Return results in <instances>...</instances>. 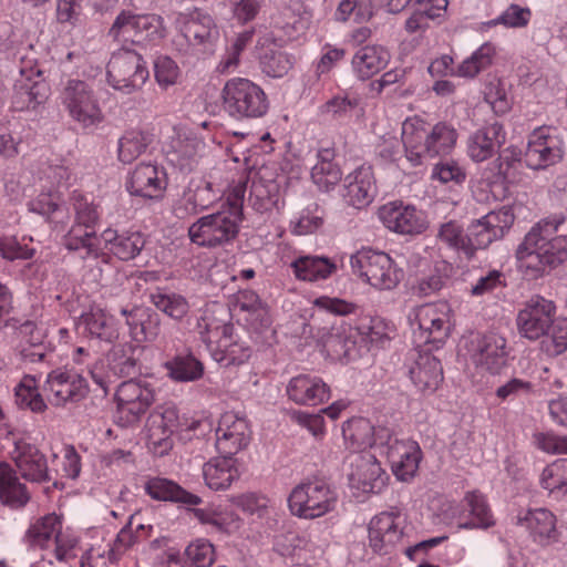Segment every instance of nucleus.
Returning <instances> with one entry per match:
<instances>
[{
    "label": "nucleus",
    "instance_id": "nucleus-1",
    "mask_svg": "<svg viewBox=\"0 0 567 567\" xmlns=\"http://www.w3.org/2000/svg\"><path fill=\"white\" fill-rule=\"evenodd\" d=\"M564 217H547L537 223L516 249L519 270L529 279H538L567 261V236L550 237Z\"/></svg>",
    "mask_w": 567,
    "mask_h": 567
},
{
    "label": "nucleus",
    "instance_id": "nucleus-2",
    "mask_svg": "<svg viewBox=\"0 0 567 567\" xmlns=\"http://www.w3.org/2000/svg\"><path fill=\"white\" fill-rule=\"evenodd\" d=\"M239 190H235V202L228 200L212 214L199 217L188 228V237L200 247H218L233 241L239 233L243 214L239 203Z\"/></svg>",
    "mask_w": 567,
    "mask_h": 567
},
{
    "label": "nucleus",
    "instance_id": "nucleus-3",
    "mask_svg": "<svg viewBox=\"0 0 567 567\" xmlns=\"http://www.w3.org/2000/svg\"><path fill=\"white\" fill-rule=\"evenodd\" d=\"M173 24L178 33L174 43L182 54L206 56L215 52L220 34L210 14L200 10L175 12Z\"/></svg>",
    "mask_w": 567,
    "mask_h": 567
},
{
    "label": "nucleus",
    "instance_id": "nucleus-4",
    "mask_svg": "<svg viewBox=\"0 0 567 567\" xmlns=\"http://www.w3.org/2000/svg\"><path fill=\"white\" fill-rule=\"evenodd\" d=\"M269 175L266 167L249 168L236 173L226 190L228 200L235 202V190H239L240 210L243 212L246 192L249 189L247 200L256 212L264 214L274 209L279 210L280 206L284 205L280 187Z\"/></svg>",
    "mask_w": 567,
    "mask_h": 567
},
{
    "label": "nucleus",
    "instance_id": "nucleus-5",
    "mask_svg": "<svg viewBox=\"0 0 567 567\" xmlns=\"http://www.w3.org/2000/svg\"><path fill=\"white\" fill-rule=\"evenodd\" d=\"M224 111L235 120L259 118L267 114L269 101L264 89L246 78H231L221 90Z\"/></svg>",
    "mask_w": 567,
    "mask_h": 567
},
{
    "label": "nucleus",
    "instance_id": "nucleus-6",
    "mask_svg": "<svg viewBox=\"0 0 567 567\" xmlns=\"http://www.w3.org/2000/svg\"><path fill=\"white\" fill-rule=\"evenodd\" d=\"M291 515L312 520L333 512L338 505V494L321 480L305 481L297 484L288 496Z\"/></svg>",
    "mask_w": 567,
    "mask_h": 567
},
{
    "label": "nucleus",
    "instance_id": "nucleus-7",
    "mask_svg": "<svg viewBox=\"0 0 567 567\" xmlns=\"http://www.w3.org/2000/svg\"><path fill=\"white\" fill-rule=\"evenodd\" d=\"M352 272L378 290H392L403 278V270L384 251L362 248L350 257Z\"/></svg>",
    "mask_w": 567,
    "mask_h": 567
},
{
    "label": "nucleus",
    "instance_id": "nucleus-8",
    "mask_svg": "<svg viewBox=\"0 0 567 567\" xmlns=\"http://www.w3.org/2000/svg\"><path fill=\"white\" fill-rule=\"evenodd\" d=\"M60 100L70 117L83 128L97 126L104 120L96 92L85 81L68 80L61 90Z\"/></svg>",
    "mask_w": 567,
    "mask_h": 567
},
{
    "label": "nucleus",
    "instance_id": "nucleus-9",
    "mask_svg": "<svg viewBox=\"0 0 567 567\" xmlns=\"http://www.w3.org/2000/svg\"><path fill=\"white\" fill-rule=\"evenodd\" d=\"M515 220L513 209L503 206L491 210L480 219L473 220L466 229L463 254L470 260L478 249H486L492 243L502 239Z\"/></svg>",
    "mask_w": 567,
    "mask_h": 567
},
{
    "label": "nucleus",
    "instance_id": "nucleus-10",
    "mask_svg": "<svg viewBox=\"0 0 567 567\" xmlns=\"http://www.w3.org/2000/svg\"><path fill=\"white\" fill-rule=\"evenodd\" d=\"M115 401V423L122 427L134 426L154 403L155 390L147 382L124 381L117 386Z\"/></svg>",
    "mask_w": 567,
    "mask_h": 567
},
{
    "label": "nucleus",
    "instance_id": "nucleus-11",
    "mask_svg": "<svg viewBox=\"0 0 567 567\" xmlns=\"http://www.w3.org/2000/svg\"><path fill=\"white\" fill-rule=\"evenodd\" d=\"M148 76L144 59L133 50L114 52L107 63V83L125 94L141 90Z\"/></svg>",
    "mask_w": 567,
    "mask_h": 567
},
{
    "label": "nucleus",
    "instance_id": "nucleus-12",
    "mask_svg": "<svg viewBox=\"0 0 567 567\" xmlns=\"http://www.w3.org/2000/svg\"><path fill=\"white\" fill-rule=\"evenodd\" d=\"M388 475L375 455L361 452L350 456L348 482L353 495L378 494L386 485Z\"/></svg>",
    "mask_w": 567,
    "mask_h": 567
},
{
    "label": "nucleus",
    "instance_id": "nucleus-13",
    "mask_svg": "<svg viewBox=\"0 0 567 567\" xmlns=\"http://www.w3.org/2000/svg\"><path fill=\"white\" fill-rule=\"evenodd\" d=\"M206 143L193 133L175 132L163 145L166 162L182 174L198 168L206 153Z\"/></svg>",
    "mask_w": 567,
    "mask_h": 567
},
{
    "label": "nucleus",
    "instance_id": "nucleus-14",
    "mask_svg": "<svg viewBox=\"0 0 567 567\" xmlns=\"http://www.w3.org/2000/svg\"><path fill=\"white\" fill-rule=\"evenodd\" d=\"M168 186L166 169L152 162L137 164L127 175L125 188L130 195L143 199L159 202Z\"/></svg>",
    "mask_w": 567,
    "mask_h": 567
},
{
    "label": "nucleus",
    "instance_id": "nucleus-15",
    "mask_svg": "<svg viewBox=\"0 0 567 567\" xmlns=\"http://www.w3.org/2000/svg\"><path fill=\"white\" fill-rule=\"evenodd\" d=\"M564 157V142L548 127H538L528 137L524 154L526 166L534 171L556 165Z\"/></svg>",
    "mask_w": 567,
    "mask_h": 567
},
{
    "label": "nucleus",
    "instance_id": "nucleus-16",
    "mask_svg": "<svg viewBox=\"0 0 567 567\" xmlns=\"http://www.w3.org/2000/svg\"><path fill=\"white\" fill-rule=\"evenodd\" d=\"M555 313L556 306L551 300L533 296L517 315L516 323L520 336L529 340L547 336Z\"/></svg>",
    "mask_w": 567,
    "mask_h": 567
},
{
    "label": "nucleus",
    "instance_id": "nucleus-17",
    "mask_svg": "<svg viewBox=\"0 0 567 567\" xmlns=\"http://www.w3.org/2000/svg\"><path fill=\"white\" fill-rule=\"evenodd\" d=\"M44 390L54 405L75 403L84 399L89 392L85 378L73 369L56 368L48 375Z\"/></svg>",
    "mask_w": 567,
    "mask_h": 567
},
{
    "label": "nucleus",
    "instance_id": "nucleus-18",
    "mask_svg": "<svg viewBox=\"0 0 567 567\" xmlns=\"http://www.w3.org/2000/svg\"><path fill=\"white\" fill-rule=\"evenodd\" d=\"M216 449L221 455H235L248 446L251 430L245 416L235 412L221 414L215 431Z\"/></svg>",
    "mask_w": 567,
    "mask_h": 567
},
{
    "label": "nucleus",
    "instance_id": "nucleus-19",
    "mask_svg": "<svg viewBox=\"0 0 567 567\" xmlns=\"http://www.w3.org/2000/svg\"><path fill=\"white\" fill-rule=\"evenodd\" d=\"M381 449L399 480L408 481L414 476L421 460V449L415 441L399 440L389 434Z\"/></svg>",
    "mask_w": 567,
    "mask_h": 567
},
{
    "label": "nucleus",
    "instance_id": "nucleus-20",
    "mask_svg": "<svg viewBox=\"0 0 567 567\" xmlns=\"http://www.w3.org/2000/svg\"><path fill=\"white\" fill-rule=\"evenodd\" d=\"M401 515L399 512H382L369 523V545L374 553L389 554L402 538Z\"/></svg>",
    "mask_w": 567,
    "mask_h": 567
},
{
    "label": "nucleus",
    "instance_id": "nucleus-21",
    "mask_svg": "<svg viewBox=\"0 0 567 567\" xmlns=\"http://www.w3.org/2000/svg\"><path fill=\"white\" fill-rule=\"evenodd\" d=\"M11 458L23 478L38 483L51 481L45 455L30 442L17 440Z\"/></svg>",
    "mask_w": 567,
    "mask_h": 567
},
{
    "label": "nucleus",
    "instance_id": "nucleus-22",
    "mask_svg": "<svg viewBox=\"0 0 567 567\" xmlns=\"http://www.w3.org/2000/svg\"><path fill=\"white\" fill-rule=\"evenodd\" d=\"M286 394L297 405L317 406L330 399V386L318 375L298 374L286 386Z\"/></svg>",
    "mask_w": 567,
    "mask_h": 567
},
{
    "label": "nucleus",
    "instance_id": "nucleus-23",
    "mask_svg": "<svg viewBox=\"0 0 567 567\" xmlns=\"http://www.w3.org/2000/svg\"><path fill=\"white\" fill-rule=\"evenodd\" d=\"M377 193L375 179L371 166L362 165L348 174L343 181L342 197L354 208L367 207Z\"/></svg>",
    "mask_w": 567,
    "mask_h": 567
},
{
    "label": "nucleus",
    "instance_id": "nucleus-24",
    "mask_svg": "<svg viewBox=\"0 0 567 567\" xmlns=\"http://www.w3.org/2000/svg\"><path fill=\"white\" fill-rule=\"evenodd\" d=\"M342 435L347 447L365 452L367 447L381 449L389 431L375 429L368 419L359 416L343 423Z\"/></svg>",
    "mask_w": 567,
    "mask_h": 567
},
{
    "label": "nucleus",
    "instance_id": "nucleus-25",
    "mask_svg": "<svg viewBox=\"0 0 567 567\" xmlns=\"http://www.w3.org/2000/svg\"><path fill=\"white\" fill-rule=\"evenodd\" d=\"M221 194L220 189H215L210 182H200L194 186L193 183L183 192L182 196L173 206L174 215L179 219L199 214L209 208Z\"/></svg>",
    "mask_w": 567,
    "mask_h": 567
},
{
    "label": "nucleus",
    "instance_id": "nucleus-26",
    "mask_svg": "<svg viewBox=\"0 0 567 567\" xmlns=\"http://www.w3.org/2000/svg\"><path fill=\"white\" fill-rule=\"evenodd\" d=\"M101 240L109 254L122 261H130L137 257L145 246L144 235L138 230L114 228L104 229Z\"/></svg>",
    "mask_w": 567,
    "mask_h": 567
},
{
    "label": "nucleus",
    "instance_id": "nucleus-27",
    "mask_svg": "<svg viewBox=\"0 0 567 567\" xmlns=\"http://www.w3.org/2000/svg\"><path fill=\"white\" fill-rule=\"evenodd\" d=\"M379 218L386 228L399 234H419L423 227L421 215L416 209L402 202H391L381 206Z\"/></svg>",
    "mask_w": 567,
    "mask_h": 567
},
{
    "label": "nucleus",
    "instance_id": "nucleus-28",
    "mask_svg": "<svg viewBox=\"0 0 567 567\" xmlns=\"http://www.w3.org/2000/svg\"><path fill=\"white\" fill-rule=\"evenodd\" d=\"M78 329L82 333L101 341L113 343L120 336L118 323L116 319L99 307H91L83 312L78 321Z\"/></svg>",
    "mask_w": 567,
    "mask_h": 567
},
{
    "label": "nucleus",
    "instance_id": "nucleus-29",
    "mask_svg": "<svg viewBox=\"0 0 567 567\" xmlns=\"http://www.w3.org/2000/svg\"><path fill=\"white\" fill-rule=\"evenodd\" d=\"M506 357V339L504 337L489 332L477 338L473 353L476 365L495 374L505 365Z\"/></svg>",
    "mask_w": 567,
    "mask_h": 567
},
{
    "label": "nucleus",
    "instance_id": "nucleus-30",
    "mask_svg": "<svg viewBox=\"0 0 567 567\" xmlns=\"http://www.w3.org/2000/svg\"><path fill=\"white\" fill-rule=\"evenodd\" d=\"M424 306L419 305L413 307L408 315V322L412 331L413 350L411 352V360L413 363L409 365V375L411 381L422 386L425 377V363L423 362V353L425 347L424 328L422 321V313Z\"/></svg>",
    "mask_w": 567,
    "mask_h": 567
},
{
    "label": "nucleus",
    "instance_id": "nucleus-31",
    "mask_svg": "<svg viewBox=\"0 0 567 567\" xmlns=\"http://www.w3.org/2000/svg\"><path fill=\"white\" fill-rule=\"evenodd\" d=\"M390 59V52L384 47L364 45L358 49L352 56V72L358 80L367 81L384 70Z\"/></svg>",
    "mask_w": 567,
    "mask_h": 567
},
{
    "label": "nucleus",
    "instance_id": "nucleus-32",
    "mask_svg": "<svg viewBox=\"0 0 567 567\" xmlns=\"http://www.w3.org/2000/svg\"><path fill=\"white\" fill-rule=\"evenodd\" d=\"M505 140L503 125L494 122L483 128L477 130L467 138V155L476 163L491 158L496 147Z\"/></svg>",
    "mask_w": 567,
    "mask_h": 567
},
{
    "label": "nucleus",
    "instance_id": "nucleus-33",
    "mask_svg": "<svg viewBox=\"0 0 567 567\" xmlns=\"http://www.w3.org/2000/svg\"><path fill=\"white\" fill-rule=\"evenodd\" d=\"M100 239L95 227L73 224L63 237V245L68 250L79 252L83 260L89 258L96 260L100 257L106 260L107 255L102 251Z\"/></svg>",
    "mask_w": 567,
    "mask_h": 567
},
{
    "label": "nucleus",
    "instance_id": "nucleus-34",
    "mask_svg": "<svg viewBox=\"0 0 567 567\" xmlns=\"http://www.w3.org/2000/svg\"><path fill=\"white\" fill-rule=\"evenodd\" d=\"M203 477L213 491L228 489L239 478L237 461L230 455L213 457L203 465Z\"/></svg>",
    "mask_w": 567,
    "mask_h": 567
},
{
    "label": "nucleus",
    "instance_id": "nucleus-35",
    "mask_svg": "<svg viewBox=\"0 0 567 567\" xmlns=\"http://www.w3.org/2000/svg\"><path fill=\"white\" fill-rule=\"evenodd\" d=\"M50 95V85L40 74L37 80L22 78L17 81L12 96L14 111L34 110L43 104Z\"/></svg>",
    "mask_w": 567,
    "mask_h": 567
},
{
    "label": "nucleus",
    "instance_id": "nucleus-36",
    "mask_svg": "<svg viewBox=\"0 0 567 567\" xmlns=\"http://www.w3.org/2000/svg\"><path fill=\"white\" fill-rule=\"evenodd\" d=\"M176 427L177 414L173 409H167L162 414L152 416L148 426V444L155 454L163 456L172 450V435Z\"/></svg>",
    "mask_w": 567,
    "mask_h": 567
},
{
    "label": "nucleus",
    "instance_id": "nucleus-37",
    "mask_svg": "<svg viewBox=\"0 0 567 567\" xmlns=\"http://www.w3.org/2000/svg\"><path fill=\"white\" fill-rule=\"evenodd\" d=\"M208 351L212 358L224 367L243 364L251 354V349L234 333V330L221 336L218 341L214 340Z\"/></svg>",
    "mask_w": 567,
    "mask_h": 567
},
{
    "label": "nucleus",
    "instance_id": "nucleus-38",
    "mask_svg": "<svg viewBox=\"0 0 567 567\" xmlns=\"http://www.w3.org/2000/svg\"><path fill=\"white\" fill-rule=\"evenodd\" d=\"M194 515L200 524L208 526L212 532L225 535L238 533L244 524L234 509L224 506L197 508Z\"/></svg>",
    "mask_w": 567,
    "mask_h": 567
},
{
    "label": "nucleus",
    "instance_id": "nucleus-39",
    "mask_svg": "<svg viewBox=\"0 0 567 567\" xmlns=\"http://www.w3.org/2000/svg\"><path fill=\"white\" fill-rule=\"evenodd\" d=\"M290 268L298 280L308 282L326 280L337 271L333 260L317 255L299 256L291 261Z\"/></svg>",
    "mask_w": 567,
    "mask_h": 567
},
{
    "label": "nucleus",
    "instance_id": "nucleus-40",
    "mask_svg": "<svg viewBox=\"0 0 567 567\" xmlns=\"http://www.w3.org/2000/svg\"><path fill=\"white\" fill-rule=\"evenodd\" d=\"M425 122L415 115L406 118L402 124V143L405 157L412 166L423 163L425 154Z\"/></svg>",
    "mask_w": 567,
    "mask_h": 567
},
{
    "label": "nucleus",
    "instance_id": "nucleus-41",
    "mask_svg": "<svg viewBox=\"0 0 567 567\" xmlns=\"http://www.w3.org/2000/svg\"><path fill=\"white\" fill-rule=\"evenodd\" d=\"M320 114L336 121H349L363 116L361 97L353 92L343 91L336 94L320 106Z\"/></svg>",
    "mask_w": 567,
    "mask_h": 567
},
{
    "label": "nucleus",
    "instance_id": "nucleus-42",
    "mask_svg": "<svg viewBox=\"0 0 567 567\" xmlns=\"http://www.w3.org/2000/svg\"><path fill=\"white\" fill-rule=\"evenodd\" d=\"M154 138V133L147 127H135L125 131L118 140V159L124 164L133 163L146 152Z\"/></svg>",
    "mask_w": 567,
    "mask_h": 567
},
{
    "label": "nucleus",
    "instance_id": "nucleus-43",
    "mask_svg": "<svg viewBox=\"0 0 567 567\" xmlns=\"http://www.w3.org/2000/svg\"><path fill=\"white\" fill-rule=\"evenodd\" d=\"M145 492L153 499L171 501L186 505H199L202 498L181 487L173 481L163 477H153L145 484Z\"/></svg>",
    "mask_w": 567,
    "mask_h": 567
},
{
    "label": "nucleus",
    "instance_id": "nucleus-44",
    "mask_svg": "<svg viewBox=\"0 0 567 567\" xmlns=\"http://www.w3.org/2000/svg\"><path fill=\"white\" fill-rule=\"evenodd\" d=\"M30 499L24 484L17 476L14 470L7 463H0V501L12 507H23Z\"/></svg>",
    "mask_w": 567,
    "mask_h": 567
},
{
    "label": "nucleus",
    "instance_id": "nucleus-45",
    "mask_svg": "<svg viewBox=\"0 0 567 567\" xmlns=\"http://www.w3.org/2000/svg\"><path fill=\"white\" fill-rule=\"evenodd\" d=\"M227 316L226 309L220 305H213L208 307L204 315L198 320V329L202 336V340L206 343L207 349L212 346V342L221 339V336L229 333L234 330V326L226 322Z\"/></svg>",
    "mask_w": 567,
    "mask_h": 567
},
{
    "label": "nucleus",
    "instance_id": "nucleus-46",
    "mask_svg": "<svg viewBox=\"0 0 567 567\" xmlns=\"http://www.w3.org/2000/svg\"><path fill=\"white\" fill-rule=\"evenodd\" d=\"M464 503L467 509V517L464 522L460 523V528L487 529L495 525L486 497L481 492H467L464 496Z\"/></svg>",
    "mask_w": 567,
    "mask_h": 567
},
{
    "label": "nucleus",
    "instance_id": "nucleus-47",
    "mask_svg": "<svg viewBox=\"0 0 567 567\" xmlns=\"http://www.w3.org/2000/svg\"><path fill=\"white\" fill-rule=\"evenodd\" d=\"M167 375L175 382H194L204 375V364L192 353L176 354L164 363Z\"/></svg>",
    "mask_w": 567,
    "mask_h": 567
},
{
    "label": "nucleus",
    "instance_id": "nucleus-48",
    "mask_svg": "<svg viewBox=\"0 0 567 567\" xmlns=\"http://www.w3.org/2000/svg\"><path fill=\"white\" fill-rule=\"evenodd\" d=\"M62 530V519L59 515L52 513L37 519L30 525L25 533V538L31 546L41 549L49 548L52 538Z\"/></svg>",
    "mask_w": 567,
    "mask_h": 567
},
{
    "label": "nucleus",
    "instance_id": "nucleus-49",
    "mask_svg": "<svg viewBox=\"0 0 567 567\" xmlns=\"http://www.w3.org/2000/svg\"><path fill=\"white\" fill-rule=\"evenodd\" d=\"M555 523L553 513L545 508L529 511L523 518H519V524L529 530L535 542L540 544L555 533Z\"/></svg>",
    "mask_w": 567,
    "mask_h": 567
},
{
    "label": "nucleus",
    "instance_id": "nucleus-50",
    "mask_svg": "<svg viewBox=\"0 0 567 567\" xmlns=\"http://www.w3.org/2000/svg\"><path fill=\"white\" fill-rule=\"evenodd\" d=\"M429 509L432 512L434 524L451 525L456 520L460 525L467 517L464 499L456 503L446 496H437L431 499Z\"/></svg>",
    "mask_w": 567,
    "mask_h": 567
},
{
    "label": "nucleus",
    "instance_id": "nucleus-51",
    "mask_svg": "<svg viewBox=\"0 0 567 567\" xmlns=\"http://www.w3.org/2000/svg\"><path fill=\"white\" fill-rule=\"evenodd\" d=\"M362 340L372 347L383 348L395 336V324L382 317L370 318L358 328Z\"/></svg>",
    "mask_w": 567,
    "mask_h": 567
},
{
    "label": "nucleus",
    "instance_id": "nucleus-52",
    "mask_svg": "<svg viewBox=\"0 0 567 567\" xmlns=\"http://www.w3.org/2000/svg\"><path fill=\"white\" fill-rule=\"evenodd\" d=\"M16 402L21 409H28L33 413H43L47 403L39 392L38 380L33 375H24L14 391Z\"/></svg>",
    "mask_w": 567,
    "mask_h": 567
},
{
    "label": "nucleus",
    "instance_id": "nucleus-53",
    "mask_svg": "<svg viewBox=\"0 0 567 567\" xmlns=\"http://www.w3.org/2000/svg\"><path fill=\"white\" fill-rule=\"evenodd\" d=\"M457 140L456 130L446 122H439L427 134V157L449 154Z\"/></svg>",
    "mask_w": 567,
    "mask_h": 567
},
{
    "label": "nucleus",
    "instance_id": "nucleus-54",
    "mask_svg": "<svg viewBox=\"0 0 567 567\" xmlns=\"http://www.w3.org/2000/svg\"><path fill=\"white\" fill-rule=\"evenodd\" d=\"M109 368L114 375L130 377L137 372V360L132 344L114 346L107 355Z\"/></svg>",
    "mask_w": 567,
    "mask_h": 567
},
{
    "label": "nucleus",
    "instance_id": "nucleus-55",
    "mask_svg": "<svg viewBox=\"0 0 567 567\" xmlns=\"http://www.w3.org/2000/svg\"><path fill=\"white\" fill-rule=\"evenodd\" d=\"M495 54V47L491 42L483 43L460 64L457 74L463 78H475L480 72L492 65Z\"/></svg>",
    "mask_w": 567,
    "mask_h": 567
},
{
    "label": "nucleus",
    "instance_id": "nucleus-56",
    "mask_svg": "<svg viewBox=\"0 0 567 567\" xmlns=\"http://www.w3.org/2000/svg\"><path fill=\"white\" fill-rule=\"evenodd\" d=\"M137 44L158 43L166 34L164 19L158 14H137Z\"/></svg>",
    "mask_w": 567,
    "mask_h": 567
},
{
    "label": "nucleus",
    "instance_id": "nucleus-57",
    "mask_svg": "<svg viewBox=\"0 0 567 567\" xmlns=\"http://www.w3.org/2000/svg\"><path fill=\"white\" fill-rule=\"evenodd\" d=\"M122 316L126 318V324L130 328L132 338L137 342H152L156 340L159 334V323L151 317L145 321L136 319L137 309L121 310Z\"/></svg>",
    "mask_w": 567,
    "mask_h": 567
},
{
    "label": "nucleus",
    "instance_id": "nucleus-58",
    "mask_svg": "<svg viewBox=\"0 0 567 567\" xmlns=\"http://www.w3.org/2000/svg\"><path fill=\"white\" fill-rule=\"evenodd\" d=\"M323 224L322 212L318 204L308 205L290 220V231L297 236L313 234Z\"/></svg>",
    "mask_w": 567,
    "mask_h": 567
},
{
    "label": "nucleus",
    "instance_id": "nucleus-59",
    "mask_svg": "<svg viewBox=\"0 0 567 567\" xmlns=\"http://www.w3.org/2000/svg\"><path fill=\"white\" fill-rule=\"evenodd\" d=\"M71 200L74 210L73 224L95 227L100 214L93 197L75 190L72 194Z\"/></svg>",
    "mask_w": 567,
    "mask_h": 567
},
{
    "label": "nucleus",
    "instance_id": "nucleus-60",
    "mask_svg": "<svg viewBox=\"0 0 567 567\" xmlns=\"http://www.w3.org/2000/svg\"><path fill=\"white\" fill-rule=\"evenodd\" d=\"M540 484L550 493L567 494V458L547 465L542 472Z\"/></svg>",
    "mask_w": 567,
    "mask_h": 567
},
{
    "label": "nucleus",
    "instance_id": "nucleus-61",
    "mask_svg": "<svg viewBox=\"0 0 567 567\" xmlns=\"http://www.w3.org/2000/svg\"><path fill=\"white\" fill-rule=\"evenodd\" d=\"M151 300L158 310L176 320L184 318L189 310L187 300L174 292L156 291L152 293Z\"/></svg>",
    "mask_w": 567,
    "mask_h": 567
},
{
    "label": "nucleus",
    "instance_id": "nucleus-62",
    "mask_svg": "<svg viewBox=\"0 0 567 567\" xmlns=\"http://www.w3.org/2000/svg\"><path fill=\"white\" fill-rule=\"evenodd\" d=\"M29 208L51 223H62L59 215L63 213V208L58 192L50 190L39 194L30 202Z\"/></svg>",
    "mask_w": 567,
    "mask_h": 567
},
{
    "label": "nucleus",
    "instance_id": "nucleus-63",
    "mask_svg": "<svg viewBox=\"0 0 567 567\" xmlns=\"http://www.w3.org/2000/svg\"><path fill=\"white\" fill-rule=\"evenodd\" d=\"M431 181L440 184L453 183L462 184L466 178L465 171L452 158H441L433 164L431 169Z\"/></svg>",
    "mask_w": 567,
    "mask_h": 567
},
{
    "label": "nucleus",
    "instance_id": "nucleus-64",
    "mask_svg": "<svg viewBox=\"0 0 567 567\" xmlns=\"http://www.w3.org/2000/svg\"><path fill=\"white\" fill-rule=\"evenodd\" d=\"M546 337L544 347L548 355H559L565 352L567 350V318L554 319Z\"/></svg>",
    "mask_w": 567,
    "mask_h": 567
}]
</instances>
